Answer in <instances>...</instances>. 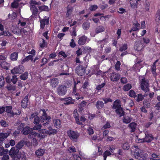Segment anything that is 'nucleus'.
<instances>
[{
	"label": "nucleus",
	"mask_w": 160,
	"mask_h": 160,
	"mask_svg": "<svg viewBox=\"0 0 160 160\" xmlns=\"http://www.w3.org/2000/svg\"><path fill=\"white\" fill-rule=\"evenodd\" d=\"M74 102V101L71 98H69L67 99L64 103L65 104L68 105L73 103Z\"/></svg>",
	"instance_id": "obj_38"
},
{
	"label": "nucleus",
	"mask_w": 160,
	"mask_h": 160,
	"mask_svg": "<svg viewBox=\"0 0 160 160\" xmlns=\"http://www.w3.org/2000/svg\"><path fill=\"white\" fill-rule=\"evenodd\" d=\"M87 40V38L85 36H83L79 38L78 43L80 45L84 44Z\"/></svg>",
	"instance_id": "obj_17"
},
{
	"label": "nucleus",
	"mask_w": 160,
	"mask_h": 160,
	"mask_svg": "<svg viewBox=\"0 0 160 160\" xmlns=\"http://www.w3.org/2000/svg\"><path fill=\"white\" fill-rule=\"evenodd\" d=\"M90 27V23L88 22H87L84 23L82 25V27L84 29H87Z\"/></svg>",
	"instance_id": "obj_51"
},
{
	"label": "nucleus",
	"mask_w": 160,
	"mask_h": 160,
	"mask_svg": "<svg viewBox=\"0 0 160 160\" xmlns=\"http://www.w3.org/2000/svg\"><path fill=\"white\" fill-rule=\"evenodd\" d=\"M131 118L128 116H125L124 117L123 119V121L124 122L126 123H129L131 122Z\"/></svg>",
	"instance_id": "obj_37"
},
{
	"label": "nucleus",
	"mask_w": 160,
	"mask_h": 160,
	"mask_svg": "<svg viewBox=\"0 0 160 160\" xmlns=\"http://www.w3.org/2000/svg\"><path fill=\"white\" fill-rule=\"evenodd\" d=\"M139 27V24L138 23V22H134L133 24V28L130 31V32H131L132 31H135L138 30Z\"/></svg>",
	"instance_id": "obj_31"
},
{
	"label": "nucleus",
	"mask_w": 160,
	"mask_h": 160,
	"mask_svg": "<svg viewBox=\"0 0 160 160\" xmlns=\"http://www.w3.org/2000/svg\"><path fill=\"white\" fill-rule=\"evenodd\" d=\"M111 155V153L108 151L106 150L105 151L103 154V156L104 158L103 160H106L107 157L108 156Z\"/></svg>",
	"instance_id": "obj_32"
},
{
	"label": "nucleus",
	"mask_w": 160,
	"mask_h": 160,
	"mask_svg": "<svg viewBox=\"0 0 160 160\" xmlns=\"http://www.w3.org/2000/svg\"><path fill=\"white\" fill-rule=\"evenodd\" d=\"M144 6L146 10L148 11L149 9L150 3L148 1H146Z\"/></svg>",
	"instance_id": "obj_54"
},
{
	"label": "nucleus",
	"mask_w": 160,
	"mask_h": 160,
	"mask_svg": "<svg viewBox=\"0 0 160 160\" xmlns=\"http://www.w3.org/2000/svg\"><path fill=\"white\" fill-rule=\"evenodd\" d=\"M120 78V75L117 73H113L110 76L111 80L113 82L117 81Z\"/></svg>",
	"instance_id": "obj_15"
},
{
	"label": "nucleus",
	"mask_w": 160,
	"mask_h": 160,
	"mask_svg": "<svg viewBox=\"0 0 160 160\" xmlns=\"http://www.w3.org/2000/svg\"><path fill=\"white\" fill-rule=\"evenodd\" d=\"M143 64L144 62L142 61H138L133 66L132 69L137 71L139 70V68L142 67Z\"/></svg>",
	"instance_id": "obj_8"
},
{
	"label": "nucleus",
	"mask_w": 160,
	"mask_h": 160,
	"mask_svg": "<svg viewBox=\"0 0 160 160\" xmlns=\"http://www.w3.org/2000/svg\"><path fill=\"white\" fill-rule=\"evenodd\" d=\"M134 150L133 155L135 158L140 160H144L147 157V154L142 150H140L137 146H134L132 148Z\"/></svg>",
	"instance_id": "obj_1"
},
{
	"label": "nucleus",
	"mask_w": 160,
	"mask_h": 160,
	"mask_svg": "<svg viewBox=\"0 0 160 160\" xmlns=\"http://www.w3.org/2000/svg\"><path fill=\"white\" fill-rule=\"evenodd\" d=\"M24 142L23 141H21L19 142L16 145V148L18 149L21 148L24 145Z\"/></svg>",
	"instance_id": "obj_41"
},
{
	"label": "nucleus",
	"mask_w": 160,
	"mask_h": 160,
	"mask_svg": "<svg viewBox=\"0 0 160 160\" xmlns=\"http://www.w3.org/2000/svg\"><path fill=\"white\" fill-rule=\"evenodd\" d=\"M30 7L32 6L35 7V5H37L38 4V3L37 2L35 1L31 0L30 2Z\"/></svg>",
	"instance_id": "obj_59"
},
{
	"label": "nucleus",
	"mask_w": 160,
	"mask_h": 160,
	"mask_svg": "<svg viewBox=\"0 0 160 160\" xmlns=\"http://www.w3.org/2000/svg\"><path fill=\"white\" fill-rule=\"evenodd\" d=\"M111 127L110 124L108 122H107V123L103 125L102 127V128L104 129H105L107 128H109Z\"/></svg>",
	"instance_id": "obj_61"
},
{
	"label": "nucleus",
	"mask_w": 160,
	"mask_h": 160,
	"mask_svg": "<svg viewBox=\"0 0 160 160\" xmlns=\"http://www.w3.org/2000/svg\"><path fill=\"white\" fill-rule=\"evenodd\" d=\"M12 160H20L21 158V154H18L12 157Z\"/></svg>",
	"instance_id": "obj_48"
},
{
	"label": "nucleus",
	"mask_w": 160,
	"mask_h": 160,
	"mask_svg": "<svg viewBox=\"0 0 160 160\" xmlns=\"http://www.w3.org/2000/svg\"><path fill=\"white\" fill-rule=\"evenodd\" d=\"M9 134L7 133H0V142L4 140V138H7L9 135Z\"/></svg>",
	"instance_id": "obj_26"
},
{
	"label": "nucleus",
	"mask_w": 160,
	"mask_h": 160,
	"mask_svg": "<svg viewBox=\"0 0 160 160\" xmlns=\"http://www.w3.org/2000/svg\"><path fill=\"white\" fill-rule=\"evenodd\" d=\"M18 53L17 52H14L10 55V59L12 61H16L18 58Z\"/></svg>",
	"instance_id": "obj_22"
},
{
	"label": "nucleus",
	"mask_w": 160,
	"mask_h": 160,
	"mask_svg": "<svg viewBox=\"0 0 160 160\" xmlns=\"http://www.w3.org/2000/svg\"><path fill=\"white\" fill-rule=\"evenodd\" d=\"M28 99L27 97H25L22 100L21 102V106L23 108H26L28 106Z\"/></svg>",
	"instance_id": "obj_23"
},
{
	"label": "nucleus",
	"mask_w": 160,
	"mask_h": 160,
	"mask_svg": "<svg viewBox=\"0 0 160 160\" xmlns=\"http://www.w3.org/2000/svg\"><path fill=\"white\" fill-rule=\"evenodd\" d=\"M22 132L25 135L29 134L28 138L30 139L35 137L36 136L37 137L38 134L36 132L32 131V129L28 127H26L24 128L23 129Z\"/></svg>",
	"instance_id": "obj_3"
},
{
	"label": "nucleus",
	"mask_w": 160,
	"mask_h": 160,
	"mask_svg": "<svg viewBox=\"0 0 160 160\" xmlns=\"http://www.w3.org/2000/svg\"><path fill=\"white\" fill-rule=\"evenodd\" d=\"M2 143V142H0V151L1 152H0V156H2L3 155V153L4 151V148L3 147L1 146Z\"/></svg>",
	"instance_id": "obj_58"
},
{
	"label": "nucleus",
	"mask_w": 160,
	"mask_h": 160,
	"mask_svg": "<svg viewBox=\"0 0 160 160\" xmlns=\"http://www.w3.org/2000/svg\"><path fill=\"white\" fill-rule=\"evenodd\" d=\"M140 80H141V88L143 91L147 92L149 91V84L148 81L145 80L144 77L142 76L139 77Z\"/></svg>",
	"instance_id": "obj_4"
},
{
	"label": "nucleus",
	"mask_w": 160,
	"mask_h": 160,
	"mask_svg": "<svg viewBox=\"0 0 160 160\" xmlns=\"http://www.w3.org/2000/svg\"><path fill=\"white\" fill-rule=\"evenodd\" d=\"M136 137L137 138L135 139V142H136L142 143V142H145V141H144V140H144L143 138H142V139L138 138V137L137 136H136Z\"/></svg>",
	"instance_id": "obj_57"
},
{
	"label": "nucleus",
	"mask_w": 160,
	"mask_h": 160,
	"mask_svg": "<svg viewBox=\"0 0 160 160\" xmlns=\"http://www.w3.org/2000/svg\"><path fill=\"white\" fill-rule=\"evenodd\" d=\"M104 104L103 102L101 101H98L97 102L96 104V107L98 108H101L103 106Z\"/></svg>",
	"instance_id": "obj_36"
},
{
	"label": "nucleus",
	"mask_w": 160,
	"mask_h": 160,
	"mask_svg": "<svg viewBox=\"0 0 160 160\" xmlns=\"http://www.w3.org/2000/svg\"><path fill=\"white\" fill-rule=\"evenodd\" d=\"M18 79L16 76L15 75L13 76L12 77V78L11 79V81L13 82V83L15 84L16 83Z\"/></svg>",
	"instance_id": "obj_56"
},
{
	"label": "nucleus",
	"mask_w": 160,
	"mask_h": 160,
	"mask_svg": "<svg viewBox=\"0 0 160 160\" xmlns=\"http://www.w3.org/2000/svg\"><path fill=\"white\" fill-rule=\"evenodd\" d=\"M39 9L41 11H48L49 10L48 7L45 5L39 7Z\"/></svg>",
	"instance_id": "obj_40"
},
{
	"label": "nucleus",
	"mask_w": 160,
	"mask_h": 160,
	"mask_svg": "<svg viewBox=\"0 0 160 160\" xmlns=\"http://www.w3.org/2000/svg\"><path fill=\"white\" fill-rule=\"evenodd\" d=\"M28 72H25L20 76V78L22 80H25L27 79L28 77Z\"/></svg>",
	"instance_id": "obj_43"
},
{
	"label": "nucleus",
	"mask_w": 160,
	"mask_h": 160,
	"mask_svg": "<svg viewBox=\"0 0 160 160\" xmlns=\"http://www.w3.org/2000/svg\"><path fill=\"white\" fill-rule=\"evenodd\" d=\"M66 91V88L63 86L59 87L57 90L58 93L60 95H64Z\"/></svg>",
	"instance_id": "obj_9"
},
{
	"label": "nucleus",
	"mask_w": 160,
	"mask_h": 160,
	"mask_svg": "<svg viewBox=\"0 0 160 160\" xmlns=\"http://www.w3.org/2000/svg\"><path fill=\"white\" fill-rule=\"evenodd\" d=\"M13 32L14 34H19L20 33H25L27 32L26 30L23 29V28L22 29H21L20 30L19 29H18L17 31L15 29L14 30Z\"/></svg>",
	"instance_id": "obj_30"
},
{
	"label": "nucleus",
	"mask_w": 160,
	"mask_h": 160,
	"mask_svg": "<svg viewBox=\"0 0 160 160\" xmlns=\"http://www.w3.org/2000/svg\"><path fill=\"white\" fill-rule=\"evenodd\" d=\"M98 8V6L96 5H90L89 9L90 11H93L96 10Z\"/></svg>",
	"instance_id": "obj_46"
},
{
	"label": "nucleus",
	"mask_w": 160,
	"mask_h": 160,
	"mask_svg": "<svg viewBox=\"0 0 160 160\" xmlns=\"http://www.w3.org/2000/svg\"><path fill=\"white\" fill-rule=\"evenodd\" d=\"M28 20L26 18H21L19 21V22L18 23V25L20 28H22L23 27H25L26 24L28 23Z\"/></svg>",
	"instance_id": "obj_13"
},
{
	"label": "nucleus",
	"mask_w": 160,
	"mask_h": 160,
	"mask_svg": "<svg viewBox=\"0 0 160 160\" xmlns=\"http://www.w3.org/2000/svg\"><path fill=\"white\" fill-rule=\"evenodd\" d=\"M137 124L135 122H132L129 125V127L131 129L132 132H134L136 130L137 128Z\"/></svg>",
	"instance_id": "obj_25"
},
{
	"label": "nucleus",
	"mask_w": 160,
	"mask_h": 160,
	"mask_svg": "<svg viewBox=\"0 0 160 160\" xmlns=\"http://www.w3.org/2000/svg\"><path fill=\"white\" fill-rule=\"evenodd\" d=\"M0 65L2 68L4 69H8V67L9 65V64L6 62L3 61L0 64Z\"/></svg>",
	"instance_id": "obj_33"
},
{
	"label": "nucleus",
	"mask_w": 160,
	"mask_h": 160,
	"mask_svg": "<svg viewBox=\"0 0 160 160\" xmlns=\"http://www.w3.org/2000/svg\"><path fill=\"white\" fill-rule=\"evenodd\" d=\"M12 108V107L11 106H7L6 107V112L8 113H10L11 115H20L21 113V112L20 111H18V112L14 113L13 112H12L11 110Z\"/></svg>",
	"instance_id": "obj_11"
},
{
	"label": "nucleus",
	"mask_w": 160,
	"mask_h": 160,
	"mask_svg": "<svg viewBox=\"0 0 160 160\" xmlns=\"http://www.w3.org/2000/svg\"><path fill=\"white\" fill-rule=\"evenodd\" d=\"M34 138H32L33 139L31 142V144L29 142L26 141L25 142L26 144L28 146H29L31 145L35 146H37L38 144V141L37 140Z\"/></svg>",
	"instance_id": "obj_16"
},
{
	"label": "nucleus",
	"mask_w": 160,
	"mask_h": 160,
	"mask_svg": "<svg viewBox=\"0 0 160 160\" xmlns=\"http://www.w3.org/2000/svg\"><path fill=\"white\" fill-rule=\"evenodd\" d=\"M58 83V80L57 79H53L51 81V85L53 87H55Z\"/></svg>",
	"instance_id": "obj_28"
},
{
	"label": "nucleus",
	"mask_w": 160,
	"mask_h": 160,
	"mask_svg": "<svg viewBox=\"0 0 160 160\" xmlns=\"http://www.w3.org/2000/svg\"><path fill=\"white\" fill-rule=\"evenodd\" d=\"M127 48V45L126 44H123L120 48V50L121 51H123Z\"/></svg>",
	"instance_id": "obj_62"
},
{
	"label": "nucleus",
	"mask_w": 160,
	"mask_h": 160,
	"mask_svg": "<svg viewBox=\"0 0 160 160\" xmlns=\"http://www.w3.org/2000/svg\"><path fill=\"white\" fill-rule=\"evenodd\" d=\"M24 71V68L22 66H19L14 67L11 70V72L13 74L20 73Z\"/></svg>",
	"instance_id": "obj_7"
},
{
	"label": "nucleus",
	"mask_w": 160,
	"mask_h": 160,
	"mask_svg": "<svg viewBox=\"0 0 160 160\" xmlns=\"http://www.w3.org/2000/svg\"><path fill=\"white\" fill-rule=\"evenodd\" d=\"M67 134L69 138L72 140L76 141L79 136V134L77 132H74L71 130L67 131Z\"/></svg>",
	"instance_id": "obj_6"
},
{
	"label": "nucleus",
	"mask_w": 160,
	"mask_h": 160,
	"mask_svg": "<svg viewBox=\"0 0 160 160\" xmlns=\"http://www.w3.org/2000/svg\"><path fill=\"white\" fill-rule=\"evenodd\" d=\"M32 117L34 118V124H38L40 122V119L37 115L33 114L32 115Z\"/></svg>",
	"instance_id": "obj_24"
},
{
	"label": "nucleus",
	"mask_w": 160,
	"mask_h": 160,
	"mask_svg": "<svg viewBox=\"0 0 160 160\" xmlns=\"http://www.w3.org/2000/svg\"><path fill=\"white\" fill-rule=\"evenodd\" d=\"M144 97V96H143L142 94H138L137 101L138 102L142 101Z\"/></svg>",
	"instance_id": "obj_53"
},
{
	"label": "nucleus",
	"mask_w": 160,
	"mask_h": 160,
	"mask_svg": "<svg viewBox=\"0 0 160 160\" xmlns=\"http://www.w3.org/2000/svg\"><path fill=\"white\" fill-rule=\"evenodd\" d=\"M42 125L41 124L35 126L33 127V129L34 130H38L41 128Z\"/></svg>",
	"instance_id": "obj_64"
},
{
	"label": "nucleus",
	"mask_w": 160,
	"mask_h": 160,
	"mask_svg": "<svg viewBox=\"0 0 160 160\" xmlns=\"http://www.w3.org/2000/svg\"><path fill=\"white\" fill-rule=\"evenodd\" d=\"M158 61V60H157L155 61V62L154 63L151 69L152 70V73L153 74H154L156 70V66L155 65L156 63Z\"/></svg>",
	"instance_id": "obj_50"
},
{
	"label": "nucleus",
	"mask_w": 160,
	"mask_h": 160,
	"mask_svg": "<svg viewBox=\"0 0 160 160\" xmlns=\"http://www.w3.org/2000/svg\"><path fill=\"white\" fill-rule=\"evenodd\" d=\"M145 135L146 137L143 138L144 140H145V142H149L153 140V138L151 134L145 133Z\"/></svg>",
	"instance_id": "obj_19"
},
{
	"label": "nucleus",
	"mask_w": 160,
	"mask_h": 160,
	"mask_svg": "<svg viewBox=\"0 0 160 160\" xmlns=\"http://www.w3.org/2000/svg\"><path fill=\"white\" fill-rule=\"evenodd\" d=\"M45 152V150L39 149L35 152V154L38 156H42Z\"/></svg>",
	"instance_id": "obj_21"
},
{
	"label": "nucleus",
	"mask_w": 160,
	"mask_h": 160,
	"mask_svg": "<svg viewBox=\"0 0 160 160\" xmlns=\"http://www.w3.org/2000/svg\"><path fill=\"white\" fill-rule=\"evenodd\" d=\"M87 131L89 134L91 135L94 132L93 129L91 126H89L87 129Z\"/></svg>",
	"instance_id": "obj_52"
},
{
	"label": "nucleus",
	"mask_w": 160,
	"mask_h": 160,
	"mask_svg": "<svg viewBox=\"0 0 160 160\" xmlns=\"http://www.w3.org/2000/svg\"><path fill=\"white\" fill-rule=\"evenodd\" d=\"M48 130L42 129L39 131V134H38L37 137L40 139H43L46 137L45 134L48 135L55 134L57 132L56 130L53 129L52 127L48 128Z\"/></svg>",
	"instance_id": "obj_2"
},
{
	"label": "nucleus",
	"mask_w": 160,
	"mask_h": 160,
	"mask_svg": "<svg viewBox=\"0 0 160 160\" xmlns=\"http://www.w3.org/2000/svg\"><path fill=\"white\" fill-rule=\"evenodd\" d=\"M67 11L66 14V18L70 19L72 18V8L70 6H68L67 8Z\"/></svg>",
	"instance_id": "obj_14"
},
{
	"label": "nucleus",
	"mask_w": 160,
	"mask_h": 160,
	"mask_svg": "<svg viewBox=\"0 0 160 160\" xmlns=\"http://www.w3.org/2000/svg\"><path fill=\"white\" fill-rule=\"evenodd\" d=\"M4 84V80L3 77L2 76L0 78V88L3 86Z\"/></svg>",
	"instance_id": "obj_47"
},
{
	"label": "nucleus",
	"mask_w": 160,
	"mask_h": 160,
	"mask_svg": "<svg viewBox=\"0 0 160 160\" xmlns=\"http://www.w3.org/2000/svg\"><path fill=\"white\" fill-rule=\"evenodd\" d=\"M18 3L16 1H14V2L12 3L11 6L12 7L16 8L18 6Z\"/></svg>",
	"instance_id": "obj_63"
},
{
	"label": "nucleus",
	"mask_w": 160,
	"mask_h": 160,
	"mask_svg": "<svg viewBox=\"0 0 160 160\" xmlns=\"http://www.w3.org/2000/svg\"><path fill=\"white\" fill-rule=\"evenodd\" d=\"M10 34V33L8 31L4 32L2 30V32H1L0 30V36L4 35V36H8Z\"/></svg>",
	"instance_id": "obj_55"
},
{
	"label": "nucleus",
	"mask_w": 160,
	"mask_h": 160,
	"mask_svg": "<svg viewBox=\"0 0 160 160\" xmlns=\"http://www.w3.org/2000/svg\"><path fill=\"white\" fill-rule=\"evenodd\" d=\"M121 63L119 61H118L116 64L115 67L116 69L117 70H119L120 68V65Z\"/></svg>",
	"instance_id": "obj_60"
},
{
	"label": "nucleus",
	"mask_w": 160,
	"mask_h": 160,
	"mask_svg": "<svg viewBox=\"0 0 160 160\" xmlns=\"http://www.w3.org/2000/svg\"><path fill=\"white\" fill-rule=\"evenodd\" d=\"M19 150L17 148L15 147L12 148L10 150L9 152V155L11 157H13L15 155H16L18 154H20L19 153Z\"/></svg>",
	"instance_id": "obj_10"
},
{
	"label": "nucleus",
	"mask_w": 160,
	"mask_h": 160,
	"mask_svg": "<svg viewBox=\"0 0 160 160\" xmlns=\"http://www.w3.org/2000/svg\"><path fill=\"white\" fill-rule=\"evenodd\" d=\"M130 147L128 143L127 142H124L122 145V148L124 150H127L129 149Z\"/></svg>",
	"instance_id": "obj_39"
},
{
	"label": "nucleus",
	"mask_w": 160,
	"mask_h": 160,
	"mask_svg": "<svg viewBox=\"0 0 160 160\" xmlns=\"http://www.w3.org/2000/svg\"><path fill=\"white\" fill-rule=\"evenodd\" d=\"M132 88V85L130 84H128L123 87V90L125 91L129 90Z\"/></svg>",
	"instance_id": "obj_42"
},
{
	"label": "nucleus",
	"mask_w": 160,
	"mask_h": 160,
	"mask_svg": "<svg viewBox=\"0 0 160 160\" xmlns=\"http://www.w3.org/2000/svg\"><path fill=\"white\" fill-rule=\"evenodd\" d=\"M30 8L32 13V17L35 18L36 17V15L38 12L37 8L33 6L30 7Z\"/></svg>",
	"instance_id": "obj_20"
},
{
	"label": "nucleus",
	"mask_w": 160,
	"mask_h": 160,
	"mask_svg": "<svg viewBox=\"0 0 160 160\" xmlns=\"http://www.w3.org/2000/svg\"><path fill=\"white\" fill-rule=\"evenodd\" d=\"M49 22V19L48 18L43 19L40 21L41 28L43 29L45 25L48 24Z\"/></svg>",
	"instance_id": "obj_18"
},
{
	"label": "nucleus",
	"mask_w": 160,
	"mask_h": 160,
	"mask_svg": "<svg viewBox=\"0 0 160 160\" xmlns=\"http://www.w3.org/2000/svg\"><path fill=\"white\" fill-rule=\"evenodd\" d=\"M54 123L55 127L57 128H59L61 127L60 121L58 119L55 120L54 121Z\"/></svg>",
	"instance_id": "obj_29"
},
{
	"label": "nucleus",
	"mask_w": 160,
	"mask_h": 160,
	"mask_svg": "<svg viewBox=\"0 0 160 160\" xmlns=\"http://www.w3.org/2000/svg\"><path fill=\"white\" fill-rule=\"evenodd\" d=\"M143 48L140 41H136L134 44V48L136 50L140 51Z\"/></svg>",
	"instance_id": "obj_12"
},
{
	"label": "nucleus",
	"mask_w": 160,
	"mask_h": 160,
	"mask_svg": "<svg viewBox=\"0 0 160 160\" xmlns=\"http://www.w3.org/2000/svg\"><path fill=\"white\" fill-rule=\"evenodd\" d=\"M104 30V28L103 27L101 26L98 28L96 30L97 33H99Z\"/></svg>",
	"instance_id": "obj_49"
},
{
	"label": "nucleus",
	"mask_w": 160,
	"mask_h": 160,
	"mask_svg": "<svg viewBox=\"0 0 160 160\" xmlns=\"http://www.w3.org/2000/svg\"><path fill=\"white\" fill-rule=\"evenodd\" d=\"M117 113L120 115V116H122L123 115V111L122 110V108L121 107L117 109L116 110Z\"/></svg>",
	"instance_id": "obj_34"
},
{
	"label": "nucleus",
	"mask_w": 160,
	"mask_h": 160,
	"mask_svg": "<svg viewBox=\"0 0 160 160\" xmlns=\"http://www.w3.org/2000/svg\"><path fill=\"white\" fill-rule=\"evenodd\" d=\"M30 60H31L32 61V56L31 55H29L26 57L25 58L23 59L22 61V63L23 64L26 62Z\"/></svg>",
	"instance_id": "obj_35"
},
{
	"label": "nucleus",
	"mask_w": 160,
	"mask_h": 160,
	"mask_svg": "<svg viewBox=\"0 0 160 160\" xmlns=\"http://www.w3.org/2000/svg\"><path fill=\"white\" fill-rule=\"evenodd\" d=\"M129 95L131 97L135 98L137 95L135 92L132 90H131L129 92Z\"/></svg>",
	"instance_id": "obj_45"
},
{
	"label": "nucleus",
	"mask_w": 160,
	"mask_h": 160,
	"mask_svg": "<svg viewBox=\"0 0 160 160\" xmlns=\"http://www.w3.org/2000/svg\"><path fill=\"white\" fill-rule=\"evenodd\" d=\"M47 43L43 39H42L41 41H40V46L41 48H44L46 45Z\"/></svg>",
	"instance_id": "obj_44"
},
{
	"label": "nucleus",
	"mask_w": 160,
	"mask_h": 160,
	"mask_svg": "<svg viewBox=\"0 0 160 160\" xmlns=\"http://www.w3.org/2000/svg\"><path fill=\"white\" fill-rule=\"evenodd\" d=\"M42 111L43 113L42 115L40 117V122H43L45 121H46V122L44 123L43 124L44 126H45L49 123L51 118L49 116H47L44 109L42 110Z\"/></svg>",
	"instance_id": "obj_5"
},
{
	"label": "nucleus",
	"mask_w": 160,
	"mask_h": 160,
	"mask_svg": "<svg viewBox=\"0 0 160 160\" xmlns=\"http://www.w3.org/2000/svg\"><path fill=\"white\" fill-rule=\"evenodd\" d=\"M120 101L119 100H117L114 103L113 108L114 109H117L120 107Z\"/></svg>",
	"instance_id": "obj_27"
}]
</instances>
